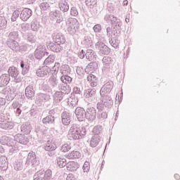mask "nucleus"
<instances>
[{"label": "nucleus", "instance_id": "obj_1", "mask_svg": "<svg viewBox=\"0 0 180 180\" xmlns=\"http://www.w3.org/2000/svg\"><path fill=\"white\" fill-rule=\"evenodd\" d=\"M68 134L70 139L79 140V139H82L86 134V129L79 127V125L77 124H73L69 129Z\"/></svg>", "mask_w": 180, "mask_h": 180}, {"label": "nucleus", "instance_id": "obj_2", "mask_svg": "<svg viewBox=\"0 0 180 180\" xmlns=\"http://www.w3.org/2000/svg\"><path fill=\"white\" fill-rule=\"evenodd\" d=\"M113 106V100L109 95L101 96V101L96 105L98 110H105L106 109H110Z\"/></svg>", "mask_w": 180, "mask_h": 180}, {"label": "nucleus", "instance_id": "obj_3", "mask_svg": "<svg viewBox=\"0 0 180 180\" xmlns=\"http://www.w3.org/2000/svg\"><path fill=\"white\" fill-rule=\"evenodd\" d=\"M96 37L98 40V41L95 44L96 49L99 51L100 54H109V53H110V49H109V47H108L105 43L102 42V38H101V35L96 34Z\"/></svg>", "mask_w": 180, "mask_h": 180}, {"label": "nucleus", "instance_id": "obj_4", "mask_svg": "<svg viewBox=\"0 0 180 180\" xmlns=\"http://www.w3.org/2000/svg\"><path fill=\"white\" fill-rule=\"evenodd\" d=\"M67 31L69 34H75L78 30V20L75 18H69L66 22Z\"/></svg>", "mask_w": 180, "mask_h": 180}, {"label": "nucleus", "instance_id": "obj_5", "mask_svg": "<svg viewBox=\"0 0 180 180\" xmlns=\"http://www.w3.org/2000/svg\"><path fill=\"white\" fill-rule=\"evenodd\" d=\"M40 164L39 160H37V157L36 156V153L34 152H30L27 157V160L25 162V167H37Z\"/></svg>", "mask_w": 180, "mask_h": 180}, {"label": "nucleus", "instance_id": "obj_6", "mask_svg": "<svg viewBox=\"0 0 180 180\" xmlns=\"http://www.w3.org/2000/svg\"><path fill=\"white\" fill-rule=\"evenodd\" d=\"M84 117L88 122H94L96 119V109L94 107L89 106L85 110Z\"/></svg>", "mask_w": 180, "mask_h": 180}, {"label": "nucleus", "instance_id": "obj_7", "mask_svg": "<svg viewBox=\"0 0 180 180\" xmlns=\"http://www.w3.org/2000/svg\"><path fill=\"white\" fill-rule=\"evenodd\" d=\"M84 96L89 103H95L96 102V90L88 89L85 91Z\"/></svg>", "mask_w": 180, "mask_h": 180}, {"label": "nucleus", "instance_id": "obj_8", "mask_svg": "<svg viewBox=\"0 0 180 180\" xmlns=\"http://www.w3.org/2000/svg\"><path fill=\"white\" fill-rule=\"evenodd\" d=\"M113 82H108L105 83L100 90L101 96H106V95H109L110 94L112 89H113Z\"/></svg>", "mask_w": 180, "mask_h": 180}, {"label": "nucleus", "instance_id": "obj_9", "mask_svg": "<svg viewBox=\"0 0 180 180\" xmlns=\"http://www.w3.org/2000/svg\"><path fill=\"white\" fill-rule=\"evenodd\" d=\"M102 61L103 63V72L108 74V72L110 71V65L112 64L113 60H112V58L109 56H104Z\"/></svg>", "mask_w": 180, "mask_h": 180}, {"label": "nucleus", "instance_id": "obj_10", "mask_svg": "<svg viewBox=\"0 0 180 180\" xmlns=\"http://www.w3.org/2000/svg\"><path fill=\"white\" fill-rule=\"evenodd\" d=\"M15 124L13 122L8 121L5 118H0V128L4 130H12Z\"/></svg>", "mask_w": 180, "mask_h": 180}, {"label": "nucleus", "instance_id": "obj_11", "mask_svg": "<svg viewBox=\"0 0 180 180\" xmlns=\"http://www.w3.org/2000/svg\"><path fill=\"white\" fill-rule=\"evenodd\" d=\"M35 101L36 103H38V105H43L44 102L50 101V95L47 94L39 93L37 94Z\"/></svg>", "mask_w": 180, "mask_h": 180}, {"label": "nucleus", "instance_id": "obj_12", "mask_svg": "<svg viewBox=\"0 0 180 180\" xmlns=\"http://www.w3.org/2000/svg\"><path fill=\"white\" fill-rule=\"evenodd\" d=\"M8 72L9 77H12V78H14V82H20V79L18 78V75H19V71L18 70V68H15V66H11L9 68Z\"/></svg>", "mask_w": 180, "mask_h": 180}, {"label": "nucleus", "instance_id": "obj_13", "mask_svg": "<svg viewBox=\"0 0 180 180\" xmlns=\"http://www.w3.org/2000/svg\"><path fill=\"white\" fill-rule=\"evenodd\" d=\"M50 71H51V69L49 66H43L37 70L36 74L37 77L44 78V77H49Z\"/></svg>", "mask_w": 180, "mask_h": 180}, {"label": "nucleus", "instance_id": "obj_14", "mask_svg": "<svg viewBox=\"0 0 180 180\" xmlns=\"http://www.w3.org/2000/svg\"><path fill=\"white\" fill-rule=\"evenodd\" d=\"M46 46L39 45L34 51L35 58L41 60L46 56Z\"/></svg>", "mask_w": 180, "mask_h": 180}, {"label": "nucleus", "instance_id": "obj_15", "mask_svg": "<svg viewBox=\"0 0 180 180\" xmlns=\"http://www.w3.org/2000/svg\"><path fill=\"white\" fill-rule=\"evenodd\" d=\"M32 13H33V11L30 8H24L20 14V18L23 22H26L32 16Z\"/></svg>", "mask_w": 180, "mask_h": 180}, {"label": "nucleus", "instance_id": "obj_16", "mask_svg": "<svg viewBox=\"0 0 180 180\" xmlns=\"http://www.w3.org/2000/svg\"><path fill=\"white\" fill-rule=\"evenodd\" d=\"M60 84L58 82V79L54 76H51L49 77L48 80V85H49L53 91H57L58 88H60Z\"/></svg>", "mask_w": 180, "mask_h": 180}, {"label": "nucleus", "instance_id": "obj_17", "mask_svg": "<svg viewBox=\"0 0 180 180\" xmlns=\"http://www.w3.org/2000/svg\"><path fill=\"white\" fill-rule=\"evenodd\" d=\"M71 113L65 111L61 114V121L64 126H68L71 123Z\"/></svg>", "mask_w": 180, "mask_h": 180}, {"label": "nucleus", "instance_id": "obj_18", "mask_svg": "<svg viewBox=\"0 0 180 180\" xmlns=\"http://www.w3.org/2000/svg\"><path fill=\"white\" fill-rule=\"evenodd\" d=\"M14 141H15V143H20V144H23L24 146H26L29 143V139L26 136L20 134H18L14 136Z\"/></svg>", "mask_w": 180, "mask_h": 180}, {"label": "nucleus", "instance_id": "obj_19", "mask_svg": "<svg viewBox=\"0 0 180 180\" xmlns=\"http://www.w3.org/2000/svg\"><path fill=\"white\" fill-rule=\"evenodd\" d=\"M75 113L79 122H84L85 119V110L84 108L79 107L77 108Z\"/></svg>", "mask_w": 180, "mask_h": 180}, {"label": "nucleus", "instance_id": "obj_20", "mask_svg": "<svg viewBox=\"0 0 180 180\" xmlns=\"http://www.w3.org/2000/svg\"><path fill=\"white\" fill-rule=\"evenodd\" d=\"M87 81L89 82V84L92 88H95V86H98V82H99L98 77L92 73L89 74L87 76Z\"/></svg>", "mask_w": 180, "mask_h": 180}, {"label": "nucleus", "instance_id": "obj_21", "mask_svg": "<svg viewBox=\"0 0 180 180\" xmlns=\"http://www.w3.org/2000/svg\"><path fill=\"white\" fill-rule=\"evenodd\" d=\"M13 141H15V139H13L12 138H11V136H3L0 139L1 144H2L3 146H8V147L9 146H13Z\"/></svg>", "mask_w": 180, "mask_h": 180}, {"label": "nucleus", "instance_id": "obj_22", "mask_svg": "<svg viewBox=\"0 0 180 180\" xmlns=\"http://www.w3.org/2000/svg\"><path fill=\"white\" fill-rule=\"evenodd\" d=\"M49 16L50 18H55L56 19V23H61L63 20V15L61 14V12L58 11H51L49 13Z\"/></svg>", "mask_w": 180, "mask_h": 180}, {"label": "nucleus", "instance_id": "obj_23", "mask_svg": "<svg viewBox=\"0 0 180 180\" xmlns=\"http://www.w3.org/2000/svg\"><path fill=\"white\" fill-rule=\"evenodd\" d=\"M34 87L33 86V84H30L25 88V96L27 98V99H32L33 96H34Z\"/></svg>", "mask_w": 180, "mask_h": 180}, {"label": "nucleus", "instance_id": "obj_24", "mask_svg": "<svg viewBox=\"0 0 180 180\" xmlns=\"http://www.w3.org/2000/svg\"><path fill=\"white\" fill-rule=\"evenodd\" d=\"M7 46L13 50V51H19L20 50L19 43H18L16 40L7 41Z\"/></svg>", "mask_w": 180, "mask_h": 180}, {"label": "nucleus", "instance_id": "obj_25", "mask_svg": "<svg viewBox=\"0 0 180 180\" xmlns=\"http://www.w3.org/2000/svg\"><path fill=\"white\" fill-rule=\"evenodd\" d=\"M11 81V77H9V75L3 74L1 77H0V86L2 88L4 86H6L9 82Z\"/></svg>", "mask_w": 180, "mask_h": 180}, {"label": "nucleus", "instance_id": "obj_26", "mask_svg": "<svg viewBox=\"0 0 180 180\" xmlns=\"http://www.w3.org/2000/svg\"><path fill=\"white\" fill-rule=\"evenodd\" d=\"M97 113V120L98 122L102 123V122H105L106 119H108V112L106 111H103V110H98Z\"/></svg>", "mask_w": 180, "mask_h": 180}, {"label": "nucleus", "instance_id": "obj_27", "mask_svg": "<svg viewBox=\"0 0 180 180\" xmlns=\"http://www.w3.org/2000/svg\"><path fill=\"white\" fill-rule=\"evenodd\" d=\"M59 9L62 12H68L70 10V4L67 0H62L58 4Z\"/></svg>", "mask_w": 180, "mask_h": 180}, {"label": "nucleus", "instance_id": "obj_28", "mask_svg": "<svg viewBox=\"0 0 180 180\" xmlns=\"http://www.w3.org/2000/svg\"><path fill=\"white\" fill-rule=\"evenodd\" d=\"M49 49L54 53H60L63 50V45L57 43H51L49 44Z\"/></svg>", "mask_w": 180, "mask_h": 180}, {"label": "nucleus", "instance_id": "obj_29", "mask_svg": "<svg viewBox=\"0 0 180 180\" xmlns=\"http://www.w3.org/2000/svg\"><path fill=\"white\" fill-rule=\"evenodd\" d=\"M57 149V146L56 143H53L51 141H47L46 143L44 146L45 151H54Z\"/></svg>", "mask_w": 180, "mask_h": 180}, {"label": "nucleus", "instance_id": "obj_30", "mask_svg": "<svg viewBox=\"0 0 180 180\" xmlns=\"http://www.w3.org/2000/svg\"><path fill=\"white\" fill-rule=\"evenodd\" d=\"M66 168L68 171H77L79 168V165L76 162H69L66 165Z\"/></svg>", "mask_w": 180, "mask_h": 180}, {"label": "nucleus", "instance_id": "obj_31", "mask_svg": "<svg viewBox=\"0 0 180 180\" xmlns=\"http://www.w3.org/2000/svg\"><path fill=\"white\" fill-rule=\"evenodd\" d=\"M0 168L3 171L8 169V158L6 156L2 155L0 157Z\"/></svg>", "mask_w": 180, "mask_h": 180}, {"label": "nucleus", "instance_id": "obj_32", "mask_svg": "<svg viewBox=\"0 0 180 180\" xmlns=\"http://www.w3.org/2000/svg\"><path fill=\"white\" fill-rule=\"evenodd\" d=\"M86 58L89 61H95L96 60V53L91 49H87Z\"/></svg>", "mask_w": 180, "mask_h": 180}, {"label": "nucleus", "instance_id": "obj_33", "mask_svg": "<svg viewBox=\"0 0 180 180\" xmlns=\"http://www.w3.org/2000/svg\"><path fill=\"white\" fill-rule=\"evenodd\" d=\"M20 129L25 134H29L32 131V125L29 122H25L21 125Z\"/></svg>", "mask_w": 180, "mask_h": 180}, {"label": "nucleus", "instance_id": "obj_34", "mask_svg": "<svg viewBox=\"0 0 180 180\" xmlns=\"http://www.w3.org/2000/svg\"><path fill=\"white\" fill-rule=\"evenodd\" d=\"M25 39L29 43L33 44L36 43V41L37 40V37H36V34H33L32 32H28L25 35Z\"/></svg>", "mask_w": 180, "mask_h": 180}, {"label": "nucleus", "instance_id": "obj_35", "mask_svg": "<svg viewBox=\"0 0 180 180\" xmlns=\"http://www.w3.org/2000/svg\"><path fill=\"white\" fill-rule=\"evenodd\" d=\"M54 40L55 43L60 44V46H63L65 43V37L61 34H57Z\"/></svg>", "mask_w": 180, "mask_h": 180}, {"label": "nucleus", "instance_id": "obj_36", "mask_svg": "<svg viewBox=\"0 0 180 180\" xmlns=\"http://www.w3.org/2000/svg\"><path fill=\"white\" fill-rule=\"evenodd\" d=\"M101 142V136H93L90 141L91 147L95 148Z\"/></svg>", "mask_w": 180, "mask_h": 180}, {"label": "nucleus", "instance_id": "obj_37", "mask_svg": "<svg viewBox=\"0 0 180 180\" xmlns=\"http://www.w3.org/2000/svg\"><path fill=\"white\" fill-rule=\"evenodd\" d=\"M39 8H40L41 12H46L50 11V4L47 1H43L39 5Z\"/></svg>", "mask_w": 180, "mask_h": 180}, {"label": "nucleus", "instance_id": "obj_38", "mask_svg": "<svg viewBox=\"0 0 180 180\" xmlns=\"http://www.w3.org/2000/svg\"><path fill=\"white\" fill-rule=\"evenodd\" d=\"M54 116L53 115H48L42 120L44 124H54Z\"/></svg>", "mask_w": 180, "mask_h": 180}, {"label": "nucleus", "instance_id": "obj_39", "mask_svg": "<svg viewBox=\"0 0 180 180\" xmlns=\"http://www.w3.org/2000/svg\"><path fill=\"white\" fill-rule=\"evenodd\" d=\"M68 158L69 160H75L77 158H81V153L77 150H73L68 155Z\"/></svg>", "mask_w": 180, "mask_h": 180}, {"label": "nucleus", "instance_id": "obj_40", "mask_svg": "<svg viewBox=\"0 0 180 180\" xmlns=\"http://www.w3.org/2000/svg\"><path fill=\"white\" fill-rule=\"evenodd\" d=\"M59 91H62V94H64L65 95H68V94L70 93V86L68 84H60L59 87L58 89Z\"/></svg>", "mask_w": 180, "mask_h": 180}, {"label": "nucleus", "instance_id": "obj_41", "mask_svg": "<svg viewBox=\"0 0 180 180\" xmlns=\"http://www.w3.org/2000/svg\"><path fill=\"white\" fill-rule=\"evenodd\" d=\"M60 81L63 84L68 85V84H71V82H72V78L68 76V75H63L60 77Z\"/></svg>", "mask_w": 180, "mask_h": 180}, {"label": "nucleus", "instance_id": "obj_42", "mask_svg": "<svg viewBox=\"0 0 180 180\" xmlns=\"http://www.w3.org/2000/svg\"><path fill=\"white\" fill-rule=\"evenodd\" d=\"M56 60V56L54 55H49L47 58L45 59L44 64L46 65L45 67H48V65H51L54 63Z\"/></svg>", "mask_w": 180, "mask_h": 180}, {"label": "nucleus", "instance_id": "obj_43", "mask_svg": "<svg viewBox=\"0 0 180 180\" xmlns=\"http://www.w3.org/2000/svg\"><path fill=\"white\" fill-rule=\"evenodd\" d=\"M18 37H19V32L18 31H12L9 32L7 41L16 40Z\"/></svg>", "mask_w": 180, "mask_h": 180}, {"label": "nucleus", "instance_id": "obj_44", "mask_svg": "<svg viewBox=\"0 0 180 180\" xmlns=\"http://www.w3.org/2000/svg\"><path fill=\"white\" fill-rule=\"evenodd\" d=\"M8 147H11L9 149L10 154H13V153H18L19 151V147L15 141H13V145H10Z\"/></svg>", "mask_w": 180, "mask_h": 180}, {"label": "nucleus", "instance_id": "obj_45", "mask_svg": "<svg viewBox=\"0 0 180 180\" xmlns=\"http://www.w3.org/2000/svg\"><path fill=\"white\" fill-rule=\"evenodd\" d=\"M60 72L62 74V75H68L70 74V66L68 65H63L61 66L60 69Z\"/></svg>", "mask_w": 180, "mask_h": 180}, {"label": "nucleus", "instance_id": "obj_46", "mask_svg": "<svg viewBox=\"0 0 180 180\" xmlns=\"http://www.w3.org/2000/svg\"><path fill=\"white\" fill-rule=\"evenodd\" d=\"M57 164L60 168H64L67 165V160L64 158H58L56 159Z\"/></svg>", "mask_w": 180, "mask_h": 180}, {"label": "nucleus", "instance_id": "obj_47", "mask_svg": "<svg viewBox=\"0 0 180 180\" xmlns=\"http://www.w3.org/2000/svg\"><path fill=\"white\" fill-rule=\"evenodd\" d=\"M31 29L32 32H39V30L40 29V24L37 20H33L31 22Z\"/></svg>", "mask_w": 180, "mask_h": 180}, {"label": "nucleus", "instance_id": "obj_48", "mask_svg": "<svg viewBox=\"0 0 180 180\" xmlns=\"http://www.w3.org/2000/svg\"><path fill=\"white\" fill-rule=\"evenodd\" d=\"M52 172L51 169H47L45 173L44 171L42 170V177L44 180H50L51 179Z\"/></svg>", "mask_w": 180, "mask_h": 180}, {"label": "nucleus", "instance_id": "obj_49", "mask_svg": "<svg viewBox=\"0 0 180 180\" xmlns=\"http://www.w3.org/2000/svg\"><path fill=\"white\" fill-rule=\"evenodd\" d=\"M53 100L56 102H61L63 101V92L61 91H56L53 94Z\"/></svg>", "mask_w": 180, "mask_h": 180}, {"label": "nucleus", "instance_id": "obj_50", "mask_svg": "<svg viewBox=\"0 0 180 180\" xmlns=\"http://www.w3.org/2000/svg\"><path fill=\"white\" fill-rule=\"evenodd\" d=\"M109 43L112 47H114V49H117V47L119 46L120 41L119 39L112 37L109 39Z\"/></svg>", "mask_w": 180, "mask_h": 180}, {"label": "nucleus", "instance_id": "obj_51", "mask_svg": "<svg viewBox=\"0 0 180 180\" xmlns=\"http://www.w3.org/2000/svg\"><path fill=\"white\" fill-rule=\"evenodd\" d=\"M98 69V63L96 62H91L86 66V70L94 71Z\"/></svg>", "mask_w": 180, "mask_h": 180}, {"label": "nucleus", "instance_id": "obj_52", "mask_svg": "<svg viewBox=\"0 0 180 180\" xmlns=\"http://www.w3.org/2000/svg\"><path fill=\"white\" fill-rule=\"evenodd\" d=\"M114 25L113 29H120L122 27V21L117 18L115 17V20L111 22Z\"/></svg>", "mask_w": 180, "mask_h": 180}, {"label": "nucleus", "instance_id": "obj_53", "mask_svg": "<svg viewBox=\"0 0 180 180\" xmlns=\"http://www.w3.org/2000/svg\"><path fill=\"white\" fill-rule=\"evenodd\" d=\"M92 131L94 136H99V134H101V131H102V126L97 125L94 127Z\"/></svg>", "mask_w": 180, "mask_h": 180}, {"label": "nucleus", "instance_id": "obj_54", "mask_svg": "<svg viewBox=\"0 0 180 180\" xmlns=\"http://www.w3.org/2000/svg\"><path fill=\"white\" fill-rule=\"evenodd\" d=\"M34 180H44V179H43V170H39L35 173Z\"/></svg>", "mask_w": 180, "mask_h": 180}, {"label": "nucleus", "instance_id": "obj_55", "mask_svg": "<svg viewBox=\"0 0 180 180\" xmlns=\"http://www.w3.org/2000/svg\"><path fill=\"white\" fill-rule=\"evenodd\" d=\"M7 23L6 18L4 16H0V29H5Z\"/></svg>", "mask_w": 180, "mask_h": 180}, {"label": "nucleus", "instance_id": "obj_56", "mask_svg": "<svg viewBox=\"0 0 180 180\" xmlns=\"http://www.w3.org/2000/svg\"><path fill=\"white\" fill-rule=\"evenodd\" d=\"M14 169H15V171H22V169H23V162H15L14 164Z\"/></svg>", "mask_w": 180, "mask_h": 180}, {"label": "nucleus", "instance_id": "obj_57", "mask_svg": "<svg viewBox=\"0 0 180 180\" xmlns=\"http://www.w3.org/2000/svg\"><path fill=\"white\" fill-rule=\"evenodd\" d=\"M19 15H20V11H19V10H15L13 13V15L11 17V21L16 22V19H18L19 18Z\"/></svg>", "mask_w": 180, "mask_h": 180}, {"label": "nucleus", "instance_id": "obj_58", "mask_svg": "<svg viewBox=\"0 0 180 180\" xmlns=\"http://www.w3.org/2000/svg\"><path fill=\"white\" fill-rule=\"evenodd\" d=\"M84 43L87 47H89V46H92V39L91 38V37H85Z\"/></svg>", "mask_w": 180, "mask_h": 180}, {"label": "nucleus", "instance_id": "obj_59", "mask_svg": "<svg viewBox=\"0 0 180 180\" xmlns=\"http://www.w3.org/2000/svg\"><path fill=\"white\" fill-rule=\"evenodd\" d=\"M71 150V144L65 143L61 147V150L63 153H68V151H70Z\"/></svg>", "mask_w": 180, "mask_h": 180}, {"label": "nucleus", "instance_id": "obj_60", "mask_svg": "<svg viewBox=\"0 0 180 180\" xmlns=\"http://www.w3.org/2000/svg\"><path fill=\"white\" fill-rule=\"evenodd\" d=\"M106 32H107V37L108 39H112L113 38V30L110 27H108L106 28Z\"/></svg>", "mask_w": 180, "mask_h": 180}, {"label": "nucleus", "instance_id": "obj_61", "mask_svg": "<svg viewBox=\"0 0 180 180\" xmlns=\"http://www.w3.org/2000/svg\"><path fill=\"white\" fill-rule=\"evenodd\" d=\"M104 20L106 22H109V20H110L111 23L112 22H115L116 20V17L112 15H106L104 18Z\"/></svg>", "mask_w": 180, "mask_h": 180}, {"label": "nucleus", "instance_id": "obj_62", "mask_svg": "<svg viewBox=\"0 0 180 180\" xmlns=\"http://www.w3.org/2000/svg\"><path fill=\"white\" fill-rule=\"evenodd\" d=\"M71 16H78V9L77 7H72L70 9Z\"/></svg>", "mask_w": 180, "mask_h": 180}, {"label": "nucleus", "instance_id": "obj_63", "mask_svg": "<svg viewBox=\"0 0 180 180\" xmlns=\"http://www.w3.org/2000/svg\"><path fill=\"white\" fill-rule=\"evenodd\" d=\"M86 5L91 8L94 5H96V0H86Z\"/></svg>", "mask_w": 180, "mask_h": 180}, {"label": "nucleus", "instance_id": "obj_64", "mask_svg": "<svg viewBox=\"0 0 180 180\" xmlns=\"http://www.w3.org/2000/svg\"><path fill=\"white\" fill-rule=\"evenodd\" d=\"M90 166H89V162H85L84 165H83V171L84 172H89L90 169Z\"/></svg>", "mask_w": 180, "mask_h": 180}]
</instances>
